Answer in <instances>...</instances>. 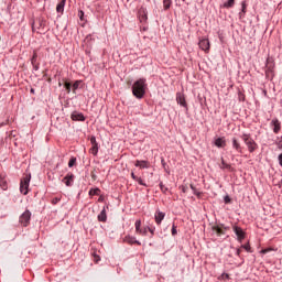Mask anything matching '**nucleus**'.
Listing matches in <instances>:
<instances>
[{"instance_id":"nucleus-41","label":"nucleus","mask_w":282,"mask_h":282,"mask_svg":"<svg viewBox=\"0 0 282 282\" xmlns=\"http://www.w3.org/2000/svg\"><path fill=\"white\" fill-rule=\"evenodd\" d=\"M241 6H242V12H243V14H246V8H247L246 1H243L241 3Z\"/></svg>"},{"instance_id":"nucleus-8","label":"nucleus","mask_w":282,"mask_h":282,"mask_svg":"<svg viewBox=\"0 0 282 282\" xmlns=\"http://www.w3.org/2000/svg\"><path fill=\"white\" fill-rule=\"evenodd\" d=\"M139 21L140 23H147L149 17L145 8H140L139 9Z\"/></svg>"},{"instance_id":"nucleus-13","label":"nucleus","mask_w":282,"mask_h":282,"mask_svg":"<svg viewBox=\"0 0 282 282\" xmlns=\"http://www.w3.org/2000/svg\"><path fill=\"white\" fill-rule=\"evenodd\" d=\"M72 120L79 121V122H85V115L80 112H73L70 116Z\"/></svg>"},{"instance_id":"nucleus-28","label":"nucleus","mask_w":282,"mask_h":282,"mask_svg":"<svg viewBox=\"0 0 282 282\" xmlns=\"http://www.w3.org/2000/svg\"><path fill=\"white\" fill-rule=\"evenodd\" d=\"M99 192L100 188H91L88 194L90 195V197H94V195H98Z\"/></svg>"},{"instance_id":"nucleus-24","label":"nucleus","mask_w":282,"mask_h":282,"mask_svg":"<svg viewBox=\"0 0 282 282\" xmlns=\"http://www.w3.org/2000/svg\"><path fill=\"white\" fill-rule=\"evenodd\" d=\"M235 7V0H228L227 2L224 3V8H234Z\"/></svg>"},{"instance_id":"nucleus-7","label":"nucleus","mask_w":282,"mask_h":282,"mask_svg":"<svg viewBox=\"0 0 282 282\" xmlns=\"http://www.w3.org/2000/svg\"><path fill=\"white\" fill-rule=\"evenodd\" d=\"M198 46L203 50V52H206V54L210 52V42L208 41V39L200 40L198 42Z\"/></svg>"},{"instance_id":"nucleus-16","label":"nucleus","mask_w":282,"mask_h":282,"mask_svg":"<svg viewBox=\"0 0 282 282\" xmlns=\"http://www.w3.org/2000/svg\"><path fill=\"white\" fill-rule=\"evenodd\" d=\"M63 182L66 186H72L74 184V174H67L64 178Z\"/></svg>"},{"instance_id":"nucleus-20","label":"nucleus","mask_w":282,"mask_h":282,"mask_svg":"<svg viewBox=\"0 0 282 282\" xmlns=\"http://www.w3.org/2000/svg\"><path fill=\"white\" fill-rule=\"evenodd\" d=\"M215 144L219 149H224V147H226V140H224V138H218V139H216Z\"/></svg>"},{"instance_id":"nucleus-48","label":"nucleus","mask_w":282,"mask_h":282,"mask_svg":"<svg viewBox=\"0 0 282 282\" xmlns=\"http://www.w3.org/2000/svg\"><path fill=\"white\" fill-rule=\"evenodd\" d=\"M31 93L33 94V93H34V89H31Z\"/></svg>"},{"instance_id":"nucleus-22","label":"nucleus","mask_w":282,"mask_h":282,"mask_svg":"<svg viewBox=\"0 0 282 282\" xmlns=\"http://www.w3.org/2000/svg\"><path fill=\"white\" fill-rule=\"evenodd\" d=\"M98 219L100 221H107V210L102 209L100 214L98 215Z\"/></svg>"},{"instance_id":"nucleus-37","label":"nucleus","mask_w":282,"mask_h":282,"mask_svg":"<svg viewBox=\"0 0 282 282\" xmlns=\"http://www.w3.org/2000/svg\"><path fill=\"white\" fill-rule=\"evenodd\" d=\"M148 231L150 232V235H155V227H148Z\"/></svg>"},{"instance_id":"nucleus-46","label":"nucleus","mask_w":282,"mask_h":282,"mask_svg":"<svg viewBox=\"0 0 282 282\" xmlns=\"http://www.w3.org/2000/svg\"><path fill=\"white\" fill-rule=\"evenodd\" d=\"M279 162H280V165L282 166V153L279 155Z\"/></svg>"},{"instance_id":"nucleus-18","label":"nucleus","mask_w":282,"mask_h":282,"mask_svg":"<svg viewBox=\"0 0 282 282\" xmlns=\"http://www.w3.org/2000/svg\"><path fill=\"white\" fill-rule=\"evenodd\" d=\"M134 166L139 167V169H149V161H140L137 160L134 163Z\"/></svg>"},{"instance_id":"nucleus-34","label":"nucleus","mask_w":282,"mask_h":282,"mask_svg":"<svg viewBox=\"0 0 282 282\" xmlns=\"http://www.w3.org/2000/svg\"><path fill=\"white\" fill-rule=\"evenodd\" d=\"M91 147H98V142L96 141V137L90 138Z\"/></svg>"},{"instance_id":"nucleus-3","label":"nucleus","mask_w":282,"mask_h":282,"mask_svg":"<svg viewBox=\"0 0 282 282\" xmlns=\"http://www.w3.org/2000/svg\"><path fill=\"white\" fill-rule=\"evenodd\" d=\"M32 180V176L26 174L20 182V193L22 195H28V191L30 188V181Z\"/></svg>"},{"instance_id":"nucleus-39","label":"nucleus","mask_w":282,"mask_h":282,"mask_svg":"<svg viewBox=\"0 0 282 282\" xmlns=\"http://www.w3.org/2000/svg\"><path fill=\"white\" fill-rule=\"evenodd\" d=\"M58 202H61V198L55 197V198H53L52 204H53L54 206H56V204H58Z\"/></svg>"},{"instance_id":"nucleus-4","label":"nucleus","mask_w":282,"mask_h":282,"mask_svg":"<svg viewBox=\"0 0 282 282\" xmlns=\"http://www.w3.org/2000/svg\"><path fill=\"white\" fill-rule=\"evenodd\" d=\"M265 76L267 78H272V76H274V62H272L270 58L267 59Z\"/></svg>"},{"instance_id":"nucleus-33","label":"nucleus","mask_w":282,"mask_h":282,"mask_svg":"<svg viewBox=\"0 0 282 282\" xmlns=\"http://www.w3.org/2000/svg\"><path fill=\"white\" fill-rule=\"evenodd\" d=\"M36 58H39V55L36 53H33V56L31 58L32 65L36 64Z\"/></svg>"},{"instance_id":"nucleus-15","label":"nucleus","mask_w":282,"mask_h":282,"mask_svg":"<svg viewBox=\"0 0 282 282\" xmlns=\"http://www.w3.org/2000/svg\"><path fill=\"white\" fill-rule=\"evenodd\" d=\"M34 28H37V30H44L45 29V20L37 19L35 22H33V30Z\"/></svg>"},{"instance_id":"nucleus-29","label":"nucleus","mask_w":282,"mask_h":282,"mask_svg":"<svg viewBox=\"0 0 282 282\" xmlns=\"http://www.w3.org/2000/svg\"><path fill=\"white\" fill-rule=\"evenodd\" d=\"M171 3H172L171 0H163L164 10H169V8H171Z\"/></svg>"},{"instance_id":"nucleus-21","label":"nucleus","mask_w":282,"mask_h":282,"mask_svg":"<svg viewBox=\"0 0 282 282\" xmlns=\"http://www.w3.org/2000/svg\"><path fill=\"white\" fill-rule=\"evenodd\" d=\"M134 228H135V232H137V235H139L140 232H141V230H142V220H137L135 223H134Z\"/></svg>"},{"instance_id":"nucleus-12","label":"nucleus","mask_w":282,"mask_h":282,"mask_svg":"<svg viewBox=\"0 0 282 282\" xmlns=\"http://www.w3.org/2000/svg\"><path fill=\"white\" fill-rule=\"evenodd\" d=\"M232 149H235L238 153H243V148H241V143H239V140L237 138H232Z\"/></svg>"},{"instance_id":"nucleus-32","label":"nucleus","mask_w":282,"mask_h":282,"mask_svg":"<svg viewBox=\"0 0 282 282\" xmlns=\"http://www.w3.org/2000/svg\"><path fill=\"white\" fill-rule=\"evenodd\" d=\"M241 248H243V250H246L247 252H252V249L249 243L242 245Z\"/></svg>"},{"instance_id":"nucleus-10","label":"nucleus","mask_w":282,"mask_h":282,"mask_svg":"<svg viewBox=\"0 0 282 282\" xmlns=\"http://www.w3.org/2000/svg\"><path fill=\"white\" fill-rule=\"evenodd\" d=\"M123 241L124 243H129L130 246H133V243H135L137 246H142V242L138 241L133 236H126Z\"/></svg>"},{"instance_id":"nucleus-11","label":"nucleus","mask_w":282,"mask_h":282,"mask_svg":"<svg viewBox=\"0 0 282 282\" xmlns=\"http://www.w3.org/2000/svg\"><path fill=\"white\" fill-rule=\"evenodd\" d=\"M234 231L238 237V241H243V239H246V232H243V229L240 227H234Z\"/></svg>"},{"instance_id":"nucleus-30","label":"nucleus","mask_w":282,"mask_h":282,"mask_svg":"<svg viewBox=\"0 0 282 282\" xmlns=\"http://www.w3.org/2000/svg\"><path fill=\"white\" fill-rule=\"evenodd\" d=\"M78 87H80V82L79 80H76L74 84H73V93L76 94V89H78Z\"/></svg>"},{"instance_id":"nucleus-27","label":"nucleus","mask_w":282,"mask_h":282,"mask_svg":"<svg viewBox=\"0 0 282 282\" xmlns=\"http://www.w3.org/2000/svg\"><path fill=\"white\" fill-rule=\"evenodd\" d=\"M64 87H65L67 94H69V93L72 91V87H73V86H72V83L65 82V83H64Z\"/></svg>"},{"instance_id":"nucleus-43","label":"nucleus","mask_w":282,"mask_h":282,"mask_svg":"<svg viewBox=\"0 0 282 282\" xmlns=\"http://www.w3.org/2000/svg\"><path fill=\"white\" fill-rule=\"evenodd\" d=\"M131 177H132V180H135V181L138 180V176H135V173H133V172L131 173Z\"/></svg>"},{"instance_id":"nucleus-19","label":"nucleus","mask_w":282,"mask_h":282,"mask_svg":"<svg viewBox=\"0 0 282 282\" xmlns=\"http://www.w3.org/2000/svg\"><path fill=\"white\" fill-rule=\"evenodd\" d=\"M0 188H2V191H8V182L6 181V177H3V175L0 174Z\"/></svg>"},{"instance_id":"nucleus-17","label":"nucleus","mask_w":282,"mask_h":282,"mask_svg":"<svg viewBox=\"0 0 282 282\" xmlns=\"http://www.w3.org/2000/svg\"><path fill=\"white\" fill-rule=\"evenodd\" d=\"M271 124L273 126V132L279 133V131H281V122L279 119H273Z\"/></svg>"},{"instance_id":"nucleus-9","label":"nucleus","mask_w":282,"mask_h":282,"mask_svg":"<svg viewBox=\"0 0 282 282\" xmlns=\"http://www.w3.org/2000/svg\"><path fill=\"white\" fill-rule=\"evenodd\" d=\"M164 217H166V214H164L163 212L156 210L154 214L155 224L158 226H161L162 221H164Z\"/></svg>"},{"instance_id":"nucleus-1","label":"nucleus","mask_w":282,"mask_h":282,"mask_svg":"<svg viewBox=\"0 0 282 282\" xmlns=\"http://www.w3.org/2000/svg\"><path fill=\"white\" fill-rule=\"evenodd\" d=\"M147 94V79L140 78L132 85V96H135L139 100L144 98Z\"/></svg>"},{"instance_id":"nucleus-31","label":"nucleus","mask_w":282,"mask_h":282,"mask_svg":"<svg viewBox=\"0 0 282 282\" xmlns=\"http://www.w3.org/2000/svg\"><path fill=\"white\" fill-rule=\"evenodd\" d=\"M148 232H149V228L144 227L143 229H141V231H139V235H141L142 237H147Z\"/></svg>"},{"instance_id":"nucleus-44","label":"nucleus","mask_w":282,"mask_h":282,"mask_svg":"<svg viewBox=\"0 0 282 282\" xmlns=\"http://www.w3.org/2000/svg\"><path fill=\"white\" fill-rule=\"evenodd\" d=\"M236 254H237V257H241V249H237Z\"/></svg>"},{"instance_id":"nucleus-42","label":"nucleus","mask_w":282,"mask_h":282,"mask_svg":"<svg viewBox=\"0 0 282 282\" xmlns=\"http://www.w3.org/2000/svg\"><path fill=\"white\" fill-rule=\"evenodd\" d=\"M231 199L230 196H225V204H230Z\"/></svg>"},{"instance_id":"nucleus-45","label":"nucleus","mask_w":282,"mask_h":282,"mask_svg":"<svg viewBox=\"0 0 282 282\" xmlns=\"http://www.w3.org/2000/svg\"><path fill=\"white\" fill-rule=\"evenodd\" d=\"M33 69H35V72H39V65L34 64Z\"/></svg>"},{"instance_id":"nucleus-14","label":"nucleus","mask_w":282,"mask_h":282,"mask_svg":"<svg viewBox=\"0 0 282 282\" xmlns=\"http://www.w3.org/2000/svg\"><path fill=\"white\" fill-rule=\"evenodd\" d=\"M176 102L181 105V107H186V98L182 93L176 94Z\"/></svg>"},{"instance_id":"nucleus-26","label":"nucleus","mask_w":282,"mask_h":282,"mask_svg":"<svg viewBox=\"0 0 282 282\" xmlns=\"http://www.w3.org/2000/svg\"><path fill=\"white\" fill-rule=\"evenodd\" d=\"M220 169H227L228 171H230V169H232V166H230V164L226 163V161H224V159H223Z\"/></svg>"},{"instance_id":"nucleus-36","label":"nucleus","mask_w":282,"mask_h":282,"mask_svg":"<svg viewBox=\"0 0 282 282\" xmlns=\"http://www.w3.org/2000/svg\"><path fill=\"white\" fill-rule=\"evenodd\" d=\"M74 164H76V158H72L68 162V166L69 169H72V166H74Z\"/></svg>"},{"instance_id":"nucleus-2","label":"nucleus","mask_w":282,"mask_h":282,"mask_svg":"<svg viewBox=\"0 0 282 282\" xmlns=\"http://www.w3.org/2000/svg\"><path fill=\"white\" fill-rule=\"evenodd\" d=\"M240 138L247 145L249 153H254V151L259 149V145L257 142H254V139L250 134L243 133Z\"/></svg>"},{"instance_id":"nucleus-6","label":"nucleus","mask_w":282,"mask_h":282,"mask_svg":"<svg viewBox=\"0 0 282 282\" xmlns=\"http://www.w3.org/2000/svg\"><path fill=\"white\" fill-rule=\"evenodd\" d=\"M212 230L213 232H216L217 237H221V235H226L228 228L224 225H214L212 226Z\"/></svg>"},{"instance_id":"nucleus-5","label":"nucleus","mask_w":282,"mask_h":282,"mask_svg":"<svg viewBox=\"0 0 282 282\" xmlns=\"http://www.w3.org/2000/svg\"><path fill=\"white\" fill-rule=\"evenodd\" d=\"M32 217V213L30 210H25L21 216H20V224L25 226L30 225V219Z\"/></svg>"},{"instance_id":"nucleus-47","label":"nucleus","mask_w":282,"mask_h":282,"mask_svg":"<svg viewBox=\"0 0 282 282\" xmlns=\"http://www.w3.org/2000/svg\"><path fill=\"white\" fill-rule=\"evenodd\" d=\"M95 261H96V263H98V261H100V257L95 256Z\"/></svg>"},{"instance_id":"nucleus-23","label":"nucleus","mask_w":282,"mask_h":282,"mask_svg":"<svg viewBox=\"0 0 282 282\" xmlns=\"http://www.w3.org/2000/svg\"><path fill=\"white\" fill-rule=\"evenodd\" d=\"M65 1L66 0H62L57 7H56V12H63L65 10Z\"/></svg>"},{"instance_id":"nucleus-35","label":"nucleus","mask_w":282,"mask_h":282,"mask_svg":"<svg viewBox=\"0 0 282 282\" xmlns=\"http://www.w3.org/2000/svg\"><path fill=\"white\" fill-rule=\"evenodd\" d=\"M189 186H191L192 191L194 192V195H197V197H199L200 193L197 192V188H195V185L191 184Z\"/></svg>"},{"instance_id":"nucleus-40","label":"nucleus","mask_w":282,"mask_h":282,"mask_svg":"<svg viewBox=\"0 0 282 282\" xmlns=\"http://www.w3.org/2000/svg\"><path fill=\"white\" fill-rule=\"evenodd\" d=\"M138 184H140L141 186H147V184H144V182L142 181V178L138 177L137 178Z\"/></svg>"},{"instance_id":"nucleus-25","label":"nucleus","mask_w":282,"mask_h":282,"mask_svg":"<svg viewBox=\"0 0 282 282\" xmlns=\"http://www.w3.org/2000/svg\"><path fill=\"white\" fill-rule=\"evenodd\" d=\"M89 153H91L93 155H98V145H91V148L89 149Z\"/></svg>"},{"instance_id":"nucleus-38","label":"nucleus","mask_w":282,"mask_h":282,"mask_svg":"<svg viewBox=\"0 0 282 282\" xmlns=\"http://www.w3.org/2000/svg\"><path fill=\"white\" fill-rule=\"evenodd\" d=\"M172 235H173V237H175V235H177V227L175 225H173V227H172Z\"/></svg>"}]
</instances>
